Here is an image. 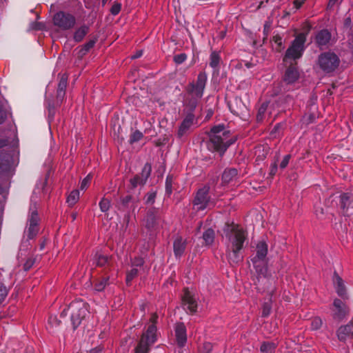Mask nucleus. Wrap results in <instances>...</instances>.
Segmentation results:
<instances>
[{"label":"nucleus","instance_id":"obj_29","mask_svg":"<svg viewBox=\"0 0 353 353\" xmlns=\"http://www.w3.org/2000/svg\"><path fill=\"white\" fill-rule=\"evenodd\" d=\"M203 239L205 245H211L214 241V231L212 228H208L203 234Z\"/></svg>","mask_w":353,"mask_h":353},{"label":"nucleus","instance_id":"obj_45","mask_svg":"<svg viewBox=\"0 0 353 353\" xmlns=\"http://www.w3.org/2000/svg\"><path fill=\"white\" fill-rule=\"evenodd\" d=\"M186 57H187V56L185 53L176 54L174 57V61L176 64H181L186 59Z\"/></svg>","mask_w":353,"mask_h":353},{"label":"nucleus","instance_id":"obj_44","mask_svg":"<svg viewBox=\"0 0 353 353\" xmlns=\"http://www.w3.org/2000/svg\"><path fill=\"white\" fill-rule=\"evenodd\" d=\"M97 41V37H94V39L90 40L88 42L82 46L83 50L89 51L91 48H92Z\"/></svg>","mask_w":353,"mask_h":353},{"label":"nucleus","instance_id":"obj_14","mask_svg":"<svg viewBox=\"0 0 353 353\" xmlns=\"http://www.w3.org/2000/svg\"><path fill=\"white\" fill-rule=\"evenodd\" d=\"M174 331L178 346L179 347H184L187 342L186 327L184 323L183 322L176 323Z\"/></svg>","mask_w":353,"mask_h":353},{"label":"nucleus","instance_id":"obj_24","mask_svg":"<svg viewBox=\"0 0 353 353\" xmlns=\"http://www.w3.org/2000/svg\"><path fill=\"white\" fill-rule=\"evenodd\" d=\"M238 171L235 168L225 169L222 175V181L223 183H229L236 175Z\"/></svg>","mask_w":353,"mask_h":353},{"label":"nucleus","instance_id":"obj_21","mask_svg":"<svg viewBox=\"0 0 353 353\" xmlns=\"http://www.w3.org/2000/svg\"><path fill=\"white\" fill-rule=\"evenodd\" d=\"M334 283L336 285V292L339 296L345 298L346 295V289L341 277L336 272L334 273Z\"/></svg>","mask_w":353,"mask_h":353},{"label":"nucleus","instance_id":"obj_39","mask_svg":"<svg viewBox=\"0 0 353 353\" xmlns=\"http://www.w3.org/2000/svg\"><path fill=\"white\" fill-rule=\"evenodd\" d=\"M173 182L172 175H168L165 181V191L168 194H171L172 192V185Z\"/></svg>","mask_w":353,"mask_h":353},{"label":"nucleus","instance_id":"obj_51","mask_svg":"<svg viewBox=\"0 0 353 353\" xmlns=\"http://www.w3.org/2000/svg\"><path fill=\"white\" fill-rule=\"evenodd\" d=\"M273 41L275 43L277 44L279 48L276 49L277 51H281L282 48V38L279 35H276L273 37Z\"/></svg>","mask_w":353,"mask_h":353},{"label":"nucleus","instance_id":"obj_47","mask_svg":"<svg viewBox=\"0 0 353 353\" xmlns=\"http://www.w3.org/2000/svg\"><path fill=\"white\" fill-rule=\"evenodd\" d=\"M271 25H272V23L269 21H265V23L264 24L263 34H264L265 37L263 38V41L267 39V37L269 34Z\"/></svg>","mask_w":353,"mask_h":353},{"label":"nucleus","instance_id":"obj_5","mask_svg":"<svg viewBox=\"0 0 353 353\" xmlns=\"http://www.w3.org/2000/svg\"><path fill=\"white\" fill-rule=\"evenodd\" d=\"M306 38L304 33L299 34L285 52L283 61L294 62L302 56Z\"/></svg>","mask_w":353,"mask_h":353},{"label":"nucleus","instance_id":"obj_38","mask_svg":"<svg viewBox=\"0 0 353 353\" xmlns=\"http://www.w3.org/2000/svg\"><path fill=\"white\" fill-rule=\"evenodd\" d=\"M143 137V134L139 130H135L130 136V143L133 144L140 141Z\"/></svg>","mask_w":353,"mask_h":353},{"label":"nucleus","instance_id":"obj_32","mask_svg":"<svg viewBox=\"0 0 353 353\" xmlns=\"http://www.w3.org/2000/svg\"><path fill=\"white\" fill-rule=\"evenodd\" d=\"M109 277H104L101 280L97 281L94 285L95 290L101 292L104 290L105 287L108 284Z\"/></svg>","mask_w":353,"mask_h":353},{"label":"nucleus","instance_id":"obj_15","mask_svg":"<svg viewBox=\"0 0 353 353\" xmlns=\"http://www.w3.org/2000/svg\"><path fill=\"white\" fill-rule=\"evenodd\" d=\"M68 84V75L66 74H63L60 78L59 83L58 84V88L57 90V96H56V105H59L63 101L65 94V90Z\"/></svg>","mask_w":353,"mask_h":353},{"label":"nucleus","instance_id":"obj_7","mask_svg":"<svg viewBox=\"0 0 353 353\" xmlns=\"http://www.w3.org/2000/svg\"><path fill=\"white\" fill-rule=\"evenodd\" d=\"M53 23L62 30H68L74 26L76 18L70 13L60 11L54 15Z\"/></svg>","mask_w":353,"mask_h":353},{"label":"nucleus","instance_id":"obj_33","mask_svg":"<svg viewBox=\"0 0 353 353\" xmlns=\"http://www.w3.org/2000/svg\"><path fill=\"white\" fill-rule=\"evenodd\" d=\"M268 103L265 102V103H262L261 105L260 106V108H259L258 113L256 115L257 121L260 122V121H263L264 114L266 112L267 108H268Z\"/></svg>","mask_w":353,"mask_h":353},{"label":"nucleus","instance_id":"obj_43","mask_svg":"<svg viewBox=\"0 0 353 353\" xmlns=\"http://www.w3.org/2000/svg\"><path fill=\"white\" fill-rule=\"evenodd\" d=\"M39 221V218L37 212L36 210L32 212L31 216H30V218L29 220L30 225H38Z\"/></svg>","mask_w":353,"mask_h":353},{"label":"nucleus","instance_id":"obj_63","mask_svg":"<svg viewBox=\"0 0 353 353\" xmlns=\"http://www.w3.org/2000/svg\"><path fill=\"white\" fill-rule=\"evenodd\" d=\"M43 28V25L40 23H35L33 26L34 30H41Z\"/></svg>","mask_w":353,"mask_h":353},{"label":"nucleus","instance_id":"obj_41","mask_svg":"<svg viewBox=\"0 0 353 353\" xmlns=\"http://www.w3.org/2000/svg\"><path fill=\"white\" fill-rule=\"evenodd\" d=\"M322 324H323V321L320 317H318V316L314 317L312 319V323H311L312 329L313 330H319L322 326Z\"/></svg>","mask_w":353,"mask_h":353},{"label":"nucleus","instance_id":"obj_46","mask_svg":"<svg viewBox=\"0 0 353 353\" xmlns=\"http://www.w3.org/2000/svg\"><path fill=\"white\" fill-rule=\"evenodd\" d=\"M121 5L119 3H114L110 9V12L113 15H117L121 10Z\"/></svg>","mask_w":353,"mask_h":353},{"label":"nucleus","instance_id":"obj_55","mask_svg":"<svg viewBox=\"0 0 353 353\" xmlns=\"http://www.w3.org/2000/svg\"><path fill=\"white\" fill-rule=\"evenodd\" d=\"M333 305L335 307V308H340V307H346L345 303L341 299H336L334 301Z\"/></svg>","mask_w":353,"mask_h":353},{"label":"nucleus","instance_id":"obj_12","mask_svg":"<svg viewBox=\"0 0 353 353\" xmlns=\"http://www.w3.org/2000/svg\"><path fill=\"white\" fill-rule=\"evenodd\" d=\"M268 252V244L264 241H260L256 245V255L251 259L252 263L265 261Z\"/></svg>","mask_w":353,"mask_h":353},{"label":"nucleus","instance_id":"obj_25","mask_svg":"<svg viewBox=\"0 0 353 353\" xmlns=\"http://www.w3.org/2000/svg\"><path fill=\"white\" fill-rule=\"evenodd\" d=\"M190 97L188 99V102L186 103V107L185 109V112L186 114L188 113H192L194 110L195 108L197 105L198 100L199 98H197L195 95L189 94Z\"/></svg>","mask_w":353,"mask_h":353},{"label":"nucleus","instance_id":"obj_16","mask_svg":"<svg viewBox=\"0 0 353 353\" xmlns=\"http://www.w3.org/2000/svg\"><path fill=\"white\" fill-rule=\"evenodd\" d=\"M336 334L338 339L341 341H345L347 338L353 337V321L340 326L336 331Z\"/></svg>","mask_w":353,"mask_h":353},{"label":"nucleus","instance_id":"obj_49","mask_svg":"<svg viewBox=\"0 0 353 353\" xmlns=\"http://www.w3.org/2000/svg\"><path fill=\"white\" fill-rule=\"evenodd\" d=\"M92 179V175L88 174L85 178L83 179L81 183V190H84L87 188L88 184L90 182Z\"/></svg>","mask_w":353,"mask_h":353},{"label":"nucleus","instance_id":"obj_59","mask_svg":"<svg viewBox=\"0 0 353 353\" xmlns=\"http://www.w3.org/2000/svg\"><path fill=\"white\" fill-rule=\"evenodd\" d=\"M276 171H277V164L275 162L272 164V165L271 167L270 175L271 176H273L276 174Z\"/></svg>","mask_w":353,"mask_h":353},{"label":"nucleus","instance_id":"obj_6","mask_svg":"<svg viewBox=\"0 0 353 353\" xmlns=\"http://www.w3.org/2000/svg\"><path fill=\"white\" fill-rule=\"evenodd\" d=\"M340 59L334 52H326L321 54L318 58V64L325 72L334 71L339 65Z\"/></svg>","mask_w":353,"mask_h":353},{"label":"nucleus","instance_id":"obj_36","mask_svg":"<svg viewBox=\"0 0 353 353\" xmlns=\"http://www.w3.org/2000/svg\"><path fill=\"white\" fill-rule=\"evenodd\" d=\"M130 182L131 188L133 189L135 188L138 185H143L145 184L144 180H142L140 175L139 174L135 175L133 179H131Z\"/></svg>","mask_w":353,"mask_h":353},{"label":"nucleus","instance_id":"obj_42","mask_svg":"<svg viewBox=\"0 0 353 353\" xmlns=\"http://www.w3.org/2000/svg\"><path fill=\"white\" fill-rule=\"evenodd\" d=\"M39 231L38 225H30L28 228V238L33 239L37 234Z\"/></svg>","mask_w":353,"mask_h":353},{"label":"nucleus","instance_id":"obj_64","mask_svg":"<svg viewBox=\"0 0 353 353\" xmlns=\"http://www.w3.org/2000/svg\"><path fill=\"white\" fill-rule=\"evenodd\" d=\"M350 24H351V18L349 17L345 19L344 26L346 27H350Z\"/></svg>","mask_w":353,"mask_h":353},{"label":"nucleus","instance_id":"obj_30","mask_svg":"<svg viewBox=\"0 0 353 353\" xmlns=\"http://www.w3.org/2000/svg\"><path fill=\"white\" fill-rule=\"evenodd\" d=\"M79 199V192L77 190H72L67 198V203L70 205H74Z\"/></svg>","mask_w":353,"mask_h":353},{"label":"nucleus","instance_id":"obj_58","mask_svg":"<svg viewBox=\"0 0 353 353\" xmlns=\"http://www.w3.org/2000/svg\"><path fill=\"white\" fill-rule=\"evenodd\" d=\"M155 197H156V192H152V193L148 194L146 203H153L154 202Z\"/></svg>","mask_w":353,"mask_h":353},{"label":"nucleus","instance_id":"obj_48","mask_svg":"<svg viewBox=\"0 0 353 353\" xmlns=\"http://www.w3.org/2000/svg\"><path fill=\"white\" fill-rule=\"evenodd\" d=\"M34 262H35V260L34 259L29 258L28 259H27V261H26V263L23 265L24 270L25 271L29 270L32 268V266L34 265Z\"/></svg>","mask_w":353,"mask_h":353},{"label":"nucleus","instance_id":"obj_4","mask_svg":"<svg viewBox=\"0 0 353 353\" xmlns=\"http://www.w3.org/2000/svg\"><path fill=\"white\" fill-rule=\"evenodd\" d=\"M88 311L86 303L83 301H76L72 303L67 310H64L61 315V318L70 316V321L73 329L75 330L81 323V320L85 317Z\"/></svg>","mask_w":353,"mask_h":353},{"label":"nucleus","instance_id":"obj_54","mask_svg":"<svg viewBox=\"0 0 353 353\" xmlns=\"http://www.w3.org/2000/svg\"><path fill=\"white\" fill-rule=\"evenodd\" d=\"M290 157H291L290 154L285 156V157L283 158V161H281V163L280 164L281 168L284 169L288 165L289 161L290 159Z\"/></svg>","mask_w":353,"mask_h":353},{"label":"nucleus","instance_id":"obj_28","mask_svg":"<svg viewBox=\"0 0 353 353\" xmlns=\"http://www.w3.org/2000/svg\"><path fill=\"white\" fill-rule=\"evenodd\" d=\"M94 261L97 266L103 267L109 263V258L108 256L103 255L99 253H96L94 256Z\"/></svg>","mask_w":353,"mask_h":353},{"label":"nucleus","instance_id":"obj_40","mask_svg":"<svg viewBox=\"0 0 353 353\" xmlns=\"http://www.w3.org/2000/svg\"><path fill=\"white\" fill-rule=\"evenodd\" d=\"M99 206L102 212H107L110 207V201L108 199L103 198L99 203Z\"/></svg>","mask_w":353,"mask_h":353},{"label":"nucleus","instance_id":"obj_62","mask_svg":"<svg viewBox=\"0 0 353 353\" xmlns=\"http://www.w3.org/2000/svg\"><path fill=\"white\" fill-rule=\"evenodd\" d=\"M6 115L4 112L3 111L2 108L0 106V123H3L5 120Z\"/></svg>","mask_w":353,"mask_h":353},{"label":"nucleus","instance_id":"obj_57","mask_svg":"<svg viewBox=\"0 0 353 353\" xmlns=\"http://www.w3.org/2000/svg\"><path fill=\"white\" fill-rule=\"evenodd\" d=\"M132 199V196H130V195H128V196H125V197L122 198V199H121V203H122V205H123L124 207L128 206V205L129 202H130V201H131Z\"/></svg>","mask_w":353,"mask_h":353},{"label":"nucleus","instance_id":"obj_60","mask_svg":"<svg viewBox=\"0 0 353 353\" xmlns=\"http://www.w3.org/2000/svg\"><path fill=\"white\" fill-rule=\"evenodd\" d=\"M305 0H294V4L296 8H301Z\"/></svg>","mask_w":353,"mask_h":353},{"label":"nucleus","instance_id":"obj_34","mask_svg":"<svg viewBox=\"0 0 353 353\" xmlns=\"http://www.w3.org/2000/svg\"><path fill=\"white\" fill-rule=\"evenodd\" d=\"M138 269L132 268L127 272L125 282L127 285H130V282L138 275Z\"/></svg>","mask_w":353,"mask_h":353},{"label":"nucleus","instance_id":"obj_18","mask_svg":"<svg viewBox=\"0 0 353 353\" xmlns=\"http://www.w3.org/2000/svg\"><path fill=\"white\" fill-rule=\"evenodd\" d=\"M182 301L184 304L188 305V309L191 313L194 314L196 312L197 303L188 288L184 289Z\"/></svg>","mask_w":353,"mask_h":353},{"label":"nucleus","instance_id":"obj_2","mask_svg":"<svg viewBox=\"0 0 353 353\" xmlns=\"http://www.w3.org/2000/svg\"><path fill=\"white\" fill-rule=\"evenodd\" d=\"M230 131H224V125H219L212 127L208 132L210 140L208 143L209 150L216 152L223 157L228 147L234 143L235 137L229 138Z\"/></svg>","mask_w":353,"mask_h":353},{"label":"nucleus","instance_id":"obj_61","mask_svg":"<svg viewBox=\"0 0 353 353\" xmlns=\"http://www.w3.org/2000/svg\"><path fill=\"white\" fill-rule=\"evenodd\" d=\"M142 54H143V50H138L134 55H132L131 57V59H135L139 58L140 57H141Z\"/></svg>","mask_w":353,"mask_h":353},{"label":"nucleus","instance_id":"obj_27","mask_svg":"<svg viewBox=\"0 0 353 353\" xmlns=\"http://www.w3.org/2000/svg\"><path fill=\"white\" fill-rule=\"evenodd\" d=\"M349 313V309L347 307L336 308V310L333 314V318L335 320L341 321L345 316Z\"/></svg>","mask_w":353,"mask_h":353},{"label":"nucleus","instance_id":"obj_22","mask_svg":"<svg viewBox=\"0 0 353 353\" xmlns=\"http://www.w3.org/2000/svg\"><path fill=\"white\" fill-rule=\"evenodd\" d=\"M186 247L185 241H183L181 236H178L174 241L173 248L176 256H181Z\"/></svg>","mask_w":353,"mask_h":353},{"label":"nucleus","instance_id":"obj_11","mask_svg":"<svg viewBox=\"0 0 353 353\" xmlns=\"http://www.w3.org/2000/svg\"><path fill=\"white\" fill-rule=\"evenodd\" d=\"M210 188L208 186H204L201 189L199 190L196 197L194 200V205H200L199 209L203 210L205 209L208 203L210 201V197L208 196Z\"/></svg>","mask_w":353,"mask_h":353},{"label":"nucleus","instance_id":"obj_20","mask_svg":"<svg viewBox=\"0 0 353 353\" xmlns=\"http://www.w3.org/2000/svg\"><path fill=\"white\" fill-rule=\"evenodd\" d=\"M257 274L258 280L261 277L267 278L268 276V270L267 267V261L252 263Z\"/></svg>","mask_w":353,"mask_h":353},{"label":"nucleus","instance_id":"obj_53","mask_svg":"<svg viewBox=\"0 0 353 353\" xmlns=\"http://www.w3.org/2000/svg\"><path fill=\"white\" fill-rule=\"evenodd\" d=\"M144 263V261L142 258H134L132 262L133 266H141Z\"/></svg>","mask_w":353,"mask_h":353},{"label":"nucleus","instance_id":"obj_35","mask_svg":"<svg viewBox=\"0 0 353 353\" xmlns=\"http://www.w3.org/2000/svg\"><path fill=\"white\" fill-rule=\"evenodd\" d=\"M220 61V57L216 52H213L210 56V65L212 68H216L218 66Z\"/></svg>","mask_w":353,"mask_h":353},{"label":"nucleus","instance_id":"obj_19","mask_svg":"<svg viewBox=\"0 0 353 353\" xmlns=\"http://www.w3.org/2000/svg\"><path fill=\"white\" fill-rule=\"evenodd\" d=\"M331 37V33L327 30L323 29L318 32L315 37V41L317 46L322 48L330 43Z\"/></svg>","mask_w":353,"mask_h":353},{"label":"nucleus","instance_id":"obj_17","mask_svg":"<svg viewBox=\"0 0 353 353\" xmlns=\"http://www.w3.org/2000/svg\"><path fill=\"white\" fill-rule=\"evenodd\" d=\"M194 115L193 113H188L182 121L177 132V136L179 139L182 138L186 134L190 126L193 123Z\"/></svg>","mask_w":353,"mask_h":353},{"label":"nucleus","instance_id":"obj_23","mask_svg":"<svg viewBox=\"0 0 353 353\" xmlns=\"http://www.w3.org/2000/svg\"><path fill=\"white\" fill-rule=\"evenodd\" d=\"M90 28L86 25H83L79 28L74 33V40L79 43L81 42L85 36L89 32Z\"/></svg>","mask_w":353,"mask_h":353},{"label":"nucleus","instance_id":"obj_13","mask_svg":"<svg viewBox=\"0 0 353 353\" xmlns=\"http://www.w3.org/2000/svg\"><path fill=\"white\" fill-rule=\"evenodd\" d=\"M144 223L145 227L150 231H155L159 228V217L154 210L148 211Z\"/></svg>","mask_w":353,"mask_h":353},{"label":"nucleus","instance_id":"obj_52","mask_svg":"<svg viewBox=\"0 0 353 353\" xmlns=\"http://www.w3.org/2000/svg\"><path fill=\"white\" fill-rule=\"evenodd\" d=\"M7 295V290L3 285H0V304Z\"/></svg>","mask_w":353,"mask_h":353},{"label":"nucleus","instance_id":"obj_10","mask_svg":"<svg viewBox=\"0 0 353 353\" xmlns=\"http://www.w3.org/2000/svg\"><path fill=\"white\" fill-rule=\"evenodd\" d=\"M297 63L290 62L287 68L283 80L288 84H292L296 82L299 78V72L297 69Z\"/></svg>","mask_w":353,"mask_h":353},{"label":"nucleus","instance_id":"obj_37","mask_svg":"<svg viewBox=\"0 0 353 353\" xmlns=\"http://www.w3.org/2000/svg\"><path fill=\"white\" fill-rule=\"evenodd\" d=\"M271 310H272V304H271V300H270L268 302H265L263 304L262 316L267 317L268 316H269L270 314Z\"/></svg>","mask_w":353,"mask_h":353},{"label":"nucleus","instance_id":"obj_8","mask_svg":"<svg viewBox=\"0 0 353 353\" xmlns=\"http://www.w3.org/2000/svg\"><path fill=\"white\" fill-rule=\"evenodd\" d=\"M207 81V75L205 72H201L197 77L196 82L191 83L188 87L189 94L195 95L197 98H201Z\"/></svg>","mask_w":353,"mask_h":353},{"label":"nucleus","instance_id":"obj_31","mask_svg":"<svg viewBox=\"0 0 353 353\" xmlns=\"http://www.w3.org/2000/svg\"><path fill=\"white\" fill-rule=\"evenodd\" d=\"M151 171H152L151 165L150 163H146L144 165V167L142 170V172L141 173V176H140L141 179H142V180H144L145 183L146 181L148 180V179L149 178Z\"/></svg>","mask_w":353,"mask_h":353},{"label":"nucleus","instance_id":"obj_56","mask_svg":"<svg viewBox=\"0 0 353 353\" xmlns=\"http://www.w3.org/2000/svg\"><path fill=\"white\" fill-rule=\"evenodd\" d=\"M49 323L52 325H60L61 324V320H58L56 316H50L49 319Z\"/></svg>","mask_w":353,"mask_h":353},{"label":"nucleus","instance_id":"obj_3","mask_svg":"<svg viewBox=\"0 0 353 353\" xmlns=\"http://www.w3.org/2000/svg\"><path fill=\"white\" fill-rule=\"evenodd\" d=\"M158 315L156 312L152 313L150 319V325L147 330L141 336L140 341L135 348L134 353H148L150 347L154 344L157 339Z\"/></svg>","mask_w":353,"mask_h":353},{"label":"nucleus","instance_id":"obj_26","mask_svg":"<svg viewBox=\"0 0 353 353\" xmlns=\"http://www.w3.org/2000/svg\"><path fill=\"white\" fill-rule=\"evenodd\" d=\"M277 344L274 342L264 341L260 347L261 353H274Z\"/></svg>","mask_w":353,"mask_h":353},{"label":"nucleus","instance_id":"obj_1","mask_svg":"<svg viewBox=\"0 0 353 353\" xmlns=\"http://www.w3.org/2000/svg\"><path fill=\"white\" fill-rule=\"evenodd\" d=\"M223 232L228 241L227 256L230 264H237L243 260L240 251L247 239L246 232L239 225L232 223H225Z\"/></svg>","mask_w":353,"mask_h":353},{"label":"nucleus","instance_id":"obj_50","mask_svg":"<svg viewBox=\"0 0 353 353\" xmlns=\"http://www.w3.org/2000/svg\"><path fill=\"white\" fill-rule=\"evenodd\" d=\"M212 350V345L209 342L203 344L202 353H210Z\"/></svg>","mask_w":353,"mask_h":353},{"label":"nucleus","instance_id":"obj_9","mask_svg":"<svg viewBox=\"0 0 353 353\" xmlns=\"http://www.w3.org/2000/svg\"><path fill=\"white\" fill-rule=\"evenodd\" d=\"M340 208L345 216H350L353 213V194L343 193L340 196Z\"/></svg>","mask_w":353,"mask_h":353}]
</instances>
